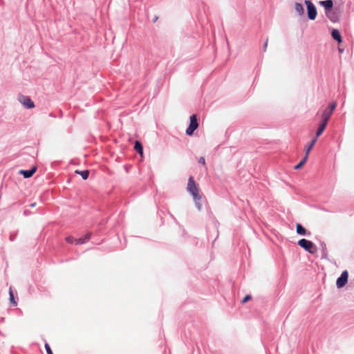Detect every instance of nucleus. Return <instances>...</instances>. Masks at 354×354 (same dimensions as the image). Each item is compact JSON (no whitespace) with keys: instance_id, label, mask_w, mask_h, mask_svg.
Wrapping results in <instances>:
<instances>
[{"instance_id":"412c9836","label":"nucleus","mask_w":354,"mask_h":354,"mask_svg":"<svg viewBox=\"0 0 354 354\" xmlns=\"http://www.w3.org/2000/svg\"><path fill=\"white\" fill-rule=\"evenodd\" d=\"M75 239H76L72 236H68L66 238V241L69 243H75Z\"/></svg>"},{"instance_id":"f3484780","label":"nucleus","mask_w":354,"mask_h":354,"mask_svg":"<svg viewBox=\"0 0 354 354\" xmlns=\"http://www.w3.org/2000/svg\"><path fill=\"white\" fill-rule=\"evenodd\" d=\"M308 156H305L304 158L297 165L295 166V169H299L300 168H301L306 162Z\"/></svg>"},{"instance_id":"4be33fe9","label":"nucleus","mask_w":354,"mask_h":354,"mask_svg":"<svg viewBox=\"0 0 354 354\" xmlns=\"http://www.w3.org/2000/svg\"><path fill=\"white\" fill-rule=\"evenodd\" d=\"M45 348H46L48 354H53L52 350H51L50 346L48 345V344H47V343L45 344Z\"/></svg>"},{"instance_id":"5701e85b","label":"nucleus","mask_w":354,"mask_h":354,"mask_svg":"<svg viewBox=\"0 0 354 354\" xmlns=\"http://www.w3.org/2000/svg\"><path fill=\"white\" fill-rule=\"evenodd\" d=\"M251 299V296L250 295H246L242 300V303L243 304H245L248 301L250 300Z\"/></svg>"},{"instance_id":"0eeeda50","label":"nucleus","mask_w":354,"mask_h":354,"mask_svg":"<svg viewBox=\"0 0 354 354\" xmlns=\"http://www.w3.org/2000/svg\"><path fill=\"white\" fill-rule=\"evenodd\" d=\"M37 167H34L30 170H20L19 174H22L24 178H28L31 177L36 171Z\"/></svg>"},{"instance_id":"dca6fc26","label":"nucleus","mask_w":354,"mask_h":354,"mask_svg":"<svg viewBox=\"0 0 354 354\" xmlns=\"http://www.w3.org/2000/svg\"><path fill=\"white\" fill-rule=\"evenodd\" d=\"M296 229L299 234L305 235L306 234V230L299 223L297 224Z\"/></svg>"},{"instance_id":"6ab92c4d","label":"nucleus","mask_w":354,"mask_h":354,"mask_svg":"<svg viewBox=\"0 0 354 354\" xmlns=\"http://www.w3.org/2000/svg\"><path fill=\"white\" fill-rule=\"evenodd\" d=\"M336 106H337V103L335 102H333L329 104L328 107L326 109H328V111H331V113H333V112L335 109Z\"/></svg>"},{"instance_id":"423d86ee","label":"nucleus","mask_w":354,"mask_h":354,"mask_svg":"<svg viewBox=\"0 0 354 354\" xmlns=\"http://www.w3.org/2000/svg\"><path fill=\"white\" fill-rule=\"evenodd\" d=\"M19 100L27 109H32L35 106L34 102L28 97L24 95L19 96Z\"/></svg>"},{"instance_id":"39448f33","label":"nucleus","mask_w":354,"mask_h":354,"mask_svg":"<svg viewBox=\"0 0 354 354\" xmlns=\"http://www.w3.org/2000/svg\"><path fill=\"white\" fill-rule=\"evenodd\" d=\"M348 273L347 270L342 272L341 276L337 279L336 285L337 288H340L344 287L348 281Z\"/></svg>"},{"instance_id":"4468645a","label":"nucleus","mask_w":354,"mask_h":354,"mask_svg":"<svg viewBox=\"0 0 354 354\" xmlns=\"http://www.w3.org/2000/svg\"><path fill=\"white\" fill-rule=\"evenodd\" d=\"M317 142V138L313 139L310 142V145L306 149V154L305 156H307L308 157V154L310 152L311 149Z\"/></svg>"},{"instance_id":"2eb2a0df","label":"nucleus","mask_w":354,"mask_h":354,"mask_svg":"<svg viewBox=\"0 0 354 354\" xmlns=\"http://www.w3.org/2000/svg\"><path fill=\"white\" fill-rule=\"evenodd\" d=\"M75 173L80 174L84 180H86L89 176L88 170H84V171L76 170Z\"/></svg>"},{"instance_id":"9b49d317","label":"nucleus","mask_w":354,"mask_h":354,"mask_svg":"<svg viewBox=\"0 0 354 354\" xmlns=\"http://www.w3.org/2000/svg\"><path fill=\"white\" fill-rule=\"evenodd\" d=\"M331 35L335 40L337 41L339 43L342 42V36L339 30L333 29L332 30Z\"/></svg>"},{"instance_id":"f8f14e48","label":"nucleus","mask_w":354,"mask_h":354,"mask_svg":"<svg viewBox=\"0 0 354 354\" xmlns=\"http://www.w3.org/2000/svg\"><path fill=\"white\" fill-rule=\"evenodd\" d=\"M326 125H327V123H326V122L324 123V122H322V123L320 124V125L316 132V138H317L322 135V133L325 130Z\"/></svg>"},{"instance_id":"aec40b11","label":"nucleus","mask_w":354,"mask_h":354,"mask_svg":"<svg viewBox=\"0 0 354 354\" xmlns=\"http://www.w3.org/2000/svg\"><path fill=\"white\" fill-rule=\"evenodd\" d=\"M9 295H10V301L15 305L16 306L17 305V303L16 301H15V298H14V295H13V292L12 291V289L10 288V292H9Z\"/></svg>"},{"instance_id":"9d476101","label":"nucleus","mask_w":354,"mask_h":354,"mask_svg":"<svg viewBox=\"0 0 354 354\" xmlns=\"http://www.w3.org/2000/svg\"><path fill=\"white\" fill-rule=\"evenodd\" d=\"M320 4L323 6L326 10H330L333 6L332 0H326L320 1Z\"/></svg>"},{"instance_id":"6e6552de","label":"nucleus","mask_w":354,"mask_h":354,"mask_svg":"<svg viewBox=\"0 0 354 354\" xmlns=\"http://www.w3.org/2000/svg\"><path fill=\"white\" fill-rule=\"evenodd\" d=\"M91 236V234L87 233L84 236V237L75 239V244L76 245L84 244L90 239Z\"/></svg>"},{"instance_id":"f03ea898","label":"nucleus","mask_w":354,"mask_h":354,"mask_svg":"<svg viewBox=\"0 0 354 354\" xmlns=\"http://www.w3.org/2000/svg\"><path fill=\"white\" fill-rule=\"evenodd\" d=\"M298 245L311 254H315L317 252L316 245L310 241L302 239L298 241Z\"/></svg>"},{"instance_id":"7ed1b4c3","label":"nucleus","mask_w":354,"mask_h":354,"mask_svg":"<svg viewBox=\"0 0 354 354\" xmlns=\"http://www.w3.org/2000/svg\"><path fill=\"white\" fill-rule=\"evenodd\" d=\"M198 127V123L196 115L190 116V124L188 128L186 129V133L188 136H192L194 131Z\"/></svg>"},{"instance_id":"20e7f679","label":"nucleus","mask_w":354,"mask_h":354,"mask_svg":"<svg viewBox=\"0 0 354 354\" xmlns=\"http://www.w3.org/2000/svg\"><path fill=\"white\" fill-rule=\"evenodd\" d=\"M307 6L308 17L310 20H314L317 16V10L314 4L309 0L305 1Z\"/></svg>"},{"instance_id":"ddd939ff","label":"nucleus","mask_w":354,"mask_h":354,"mask_svg":"<svg viewBox=\"0 0 354 354\" xmlns=\"http://www.w3.org/2000/svg\"><path fill=\"white\" fill-rule=\"evenodd\" d=\"M134 149H135L138 153H139V154H140V156H142V153H143V149H142V144L140 143V142H139V141H136V142H135Z\"/></svg>"},{"instance_id":"a878e982","label":"nucleus","mask_w":354,"mask_h":354,"mask_svg":"<svg viewBox=\"0 0 354 354\" xmlns=\"http://www.w3.org/2000/svg\"><path fill=\"white\" fill-rule=\"evenodd\" d=\"M35 205H36V203H32V204L30 205V207H34Z\"/></svg>"},{"instance_id":"393cba45","label":"nucleus","mask_w":354,"mask_h":354,"mask_svg":"<svg viewBox=\"0 0 354 354\" xmlns=\"http://www.w3.org/2000/svg\"><path fill=\"white\" fill-rule=\"evenodd\" d=\"M267 46H268V40H266V43L264 44V46H263V50L264 51H266V49L267 48Z\"/></svg>"},{"instance_id":"1a4fd4ad","label":"nucleus","mask_w":354,"mask_h":354,"mask_svg":"<svg viewBox=\"0 0 354 354\" xmlns=\"http://www.w3.org/2000/svg\"><path fill=\"white\" fill-rule=\"evenodd\" d=\"M332 115L331 111H328V109H326L322 115V122H324V123H328V120L330 119V116Z\"/></svg>"},{"instance_id":"f257e3e1","label":"nucleus","mask_w":354,"mask_h":354,"mask_svg":"<svg viewBox=\"0 0 354 354\" xmlns=\"http://www.w3.org/2000/svg\"><path fill=\"white\" fill-rule=\"evenodd\" d=\"M187 189V191L192 195L194 201H196L198 209H201V205L199 203V201L201 200V196L198 193V188L193 176H190L189 178Z\"/></svg>"},{"instance_id":"b1692460","label":"nucleus","mask_w":354,"mask_h":354,"mask_svg":"<svg viewBox=\"0 0 354 354\" xmlns=\"http://www.w3.org/2000/svg\"><path fill=\"white\" fill-rule=\"evenodd\" d=\"M199 162L201 163L203 165L205 166V160L203 157L200 158Z\"/></svg>"},{"instance_id":"a211bd4d","label":"nucleus","mask_w":354,"mask_h":354,"mask_svg":"<svg viewBox=\"0 0 354 354\" xmlns=\"http://www.w3.org/2000/svg\"><path fill=\"white\" fill-rule=\"evenodd\" d=\"M295 9L296 10V12L299 14V15H303L304 14V8H303V6L299 3H295Z\"/></svg>"}]
</instances>
